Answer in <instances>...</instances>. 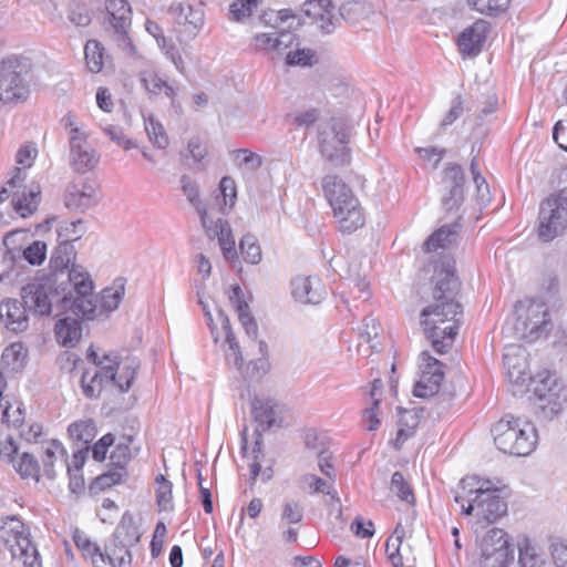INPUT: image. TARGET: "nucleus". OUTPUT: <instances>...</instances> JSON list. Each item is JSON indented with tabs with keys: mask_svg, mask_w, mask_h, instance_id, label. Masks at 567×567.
I'll return each instance as SVG.
<instances>
[{
	"mask_svg": "<svg viewBox=\"0 0 567 567\" xmlns=\"http://www.w3.org/2000/svg\"><path fill=\"white\" fill-rule=\"evenodd\" d=\"M432 282V301L421 311V324L434 351L444 354L454 342L462 317V306L456 299L461 282L454 260L444 257L436 262Z\"/></svg>",
	"mask_w": 567,
	"mask_h": 567,
	"instance_id": "obj_1",
	"label": "nucleus"
},
{
	"mask_svg": "<svg viewBox=\"0 0 567 567\" xmlns=\"http://www.w3.org/2000/svg\"><path fill=\"white\" fill-rule=\"evenodd\" d=\"M68 279L72 290L62 297L61 308L87 320L94 319L99 307L107 312L117 309L125 293L124 282L117 280L114 287L103 289L97 300L93 295V281L89 272L79 265H72Z\"/></svg>",
	"mask_w": 567,
	"mask_h": 567,
	"instance_id": "obj_2",
	"label": "nucleus"
},
{
	"mask_svg": "<svg viewBox=\"0 0 567 567\" xmlns=\"http://www.w3.org/2000/svg\"><path fill=\"white\" fill-rule=\"evenodd\" d=\"M504 364L507 367V375L511 382L524 385L528 381V385H533L536 409L545 419H551L563 410L567 402V393L557 378L550 375L547 371L532 377L519 365L513 363L509 354L504 355Z\"/></svg>",
	"mask_w": 567,
	"mask_h": 567,
	"instance_id": "obj_3",
	"label": "nucleus"
},
{
	"mask_svg": "<svg viewBox=\"0 0 567 567\" xmlns=\"http://www.w3.org/2000/svg\"><path fill=\"white\" fill-rule=\"evenodd\" d=\"M322 189L328 199L339 229L343 234H352L363 227L365 217L359 199L337 175L322 178Z\"/></svg>",
	"mask_w": 567,
	"mask_h": 567,
	"instance_id": "obj_4",
	"label": "nucleus"
},
{
	"mask_svg": "<svg viewBox=\"0 0 567 567\" xmlns=\"http://www.w3.org/2000/svg\"><path fill=\"white\" fill-rule=\"evenodd\" d=\"M495 446L503 453L514 456H527L537 445V430L533 423L506 414L492 430Z\"/></svg>",
	"mask_w": 567,
	"mask_h": 567,
	"instance_id": "obj_5",
	"label": "nucleus"
},
{
	"mask_svg": "<svg viewBox=\"0 0 567 567\" xmlns=\"http://www.w3.org/2000/svg\"><path fill=\"white\" fill-rule=\"evenodd\" d=\"M33 64L30 58L11 55L0 63V103H19L28 99Z\"/></svg>",
	"mask_w": 567,
	"mask_h": 567,
	"instance_id": "obj_6",
	"label": "nucleus"
},
{
	"mask_svg": "<svg viewBox=\"0 0 567 567\" xmlns=\"http://www.w3.org/2000/svg\"><path fill=\"white\" fill-rule=\"evenodd\" d=\"M350 136V125L342 118H332L329 125L319 133L321 155L333 166L349 164L350 148L348 143Z\"/></svg>",
	"mask_w": 567,
	"mask_h": 567,
	"instance_id": "obj_7",
	"label": "nucleus"
},
{
	"mask_svg": "<svg viewBox=\"0 0 567 567\" xmlns=\"http://www.w3.org/2000/svg\"><path fill=\"white\" fill-rule=\"evenodd\" d=\"M515 311L517 313V324L523 327L522 337L528 341H534L551 330L548 308L543 300H519L515 305Z\"/></svg>",
	"mask_w": 567,
	"mask_h": 567,
	"instance_id": "obj_8",
	"label": "nucleus"
},
{
	"mask_svg": "<svg viewBox=\"0 0 567 567\" xmlns=\"http://www.w3.org/2000/svg\"><path fill=\"white\" fill-rule=\"evenodd\" d=\"M442 208L446 214H453L461 220V207L465 199V173L461 165L449 164L442 172Z\"/></svg>",
	"mask_w": 567,
	"mask_h": 567,
	"instance_id": "obj_9",
	"label": "nucleus"
},
{
	"mask_svg": "<svg viewBox=\"0 0 567 567\" xmlns=\"http://www.w3.org/2000/svg\"><path fill=\"white\" fill-rule=\"evenodd\" d=\"M538 221V237L543 241L553 240L567 228V206L550 195L540 203Z\"/></svg>",
	"mask_w": 567,
	"mask_h": 567,
	"instance_id": "obj_10",
	"label": "nucleus"
},
{
	"mask_svg": "<svg viewBox=\"0 0 567 567\" xmlns=\"http://www.w3.org/2000/svg\"><path fill=\"white\" fill-rule=\"evenodd\" d=\"M56 296L58 290L50 279L33 280L20 290V297L28 310L40 317L51 315L53 298Z\"/></svg>",
	"mask_w": 567,
	"mask_h": 567,
	"instance_id": "obj_11",
	"label": "nucleus"
},
{
	"mask_svg": "<svg viewBox=\"0 0 567 567\" xmlns=\"http://www.w3.org/2000/svg\"><path fill=\"white\" fill-rule=\"evenodd\" d=\"M481 557L489 567H506L514 559L507 534L501 528L489 529L481 542Z\"/></svg>",
	"mask_w": 567,
	"mask_h": 567,
	"instance_id": "obj_12",
	"label": "nucleus"
},
{
	"mask_svg": "<svg viewBox=\"0 0 567 567\" xmlns=\"http://www.w3.org/2000/svg\"><path fill=\"white\" fill-rule=\"evenodd\" d=\"M100 202L97 186L90 178H78L68 184L64 192L65 207L75 213H85Z\"/></svg>",
	"mask_w": 567,
	"mask_h": 567,
	"instance_id": "obj_13",
	"label": "nucleus"
},
{
	"mask_svg": "<svg viewBox=\"0 0 567 567\" xmlns=\"http://www.w3.org/2000/svg\"><path fill=\"white\" fill-rule=\"evenodd\" d=\"M474 502L477 508V516L487 523H494L506 514L507 503L499 495L501 491L491 486L489 481L483 482L475 491Z\"/></svg>",
	"mask_w": 567,
	"mask_h": 567,
	"instance_id": "obj_14",
	"label": "nucleus"
},
{
	"mask_svg": "<svg viewBox=\"0 0 567 567\" xmlns=\"http://www.w3.org/2000/svg\"><path fill=\"white\" fill-rule=\"evenodd\" d=\"M421 358V378L414 385L413 394L417 398H430L437 394L444 379L443 364L424 350Z\"/></svg>",
	"mask_w": 567,
	"mask_h": 567,
	"instance_id": "obj_15",
	"label": "nucleus"
},
{
	"mask_svg": "<svg viewBox=\"0 0 567 567\" xmlns=\"http://www.w3.org/2000/svg\"><path fill=\"white\" fill-rule=\"evenodd\" d=\"M104 362L102 365H97L100 369L91 377L87 381V372H84L81 378V386L83 394L89 399H95L101 394V391L106 383H113L116 385L117 370L120 362L117 357L112 358L111 354H104Z\"/></svg>",
	"mask_w": 567,
	"mask_h": 567,
	"instance_id": "obj_16",
	"label": "nucleus"
},
{
	"mask_svg": "<svg viewBox=\"0 0 567 567\" xmlns=\"http://www.w3.org/2000/svg\"><path fill=\"white\" fill-rule=\"evenodd\" d=\"M109 28L120 45H128L127 28L131 25V7L126 0H107L105 4Z\"/></svg>",
	"mask_w": 567,
	"mask_h": 567,
	"instance_id": "obj_17",
	"label": "nucleus"
},
{
	"mask_svg": "<svg viewBox=\"0 0 567 567\" xmlns=\"http://www.w3.org/2000/svg\"><path fill=\"white\" fill-rule=\"evenodd\" d=\"M28 308L22 299L8 298L0 301V320L4 327L14 332H24L29 328Z\"/></svg>",
	"mask_w": 567,
	"mask_h": 567,
	"instance_id": "obj_18",
	"label": "nucleus"
},
{
	"mask_svg": "<svg viewBox=\"0 0 567 567\" xmlns=\"http://www.w3.org/2000/svg\"><path fill=\"white\" fill-rule=\"evenodd\" d=\"M332 10L331 0H308L303 4L305 14L326 34L332 33L339 25L340 19L334 17Z\"/></svg>",
	"mask_w": 567,
	"mask_h": 567,
	"instance_id": "obj_19",
	"label": "nucleus"
},
{
	"mask_svg": "<svg viewBox=\"0 0 567 567\" xmlns=\"http://www.w3.org/2000/svg\"><path fill=\"white\" fill-rule=\"evenodd\" d=\"M291 295L301 303H320L324 296L326 289L317 277L298 276L291 281Z\"/></svg>",
	"mask_w": 567,
	"mask_h": 567,
	"instance_id": "obj_20",
	"label": "nucleus"
},
{
	"mask_svg": "<svg viewBox=\"0 0 567 567\" xmlns=\"http://www.w3.org/2000/svg\"><path fill=\"white\" fill-rule=\"evenodd\" d=\"M488 32V23L484 20H477L471 27L466 28L458 37L457 45L464 55L475 56L483 48Z\"/></svg>",
	"mask_w": 567,
	"mask_h": 567,
	"instance_id": "obj_21",
	"label": "nucleus"
},
{
	"mask_svg": "<svg viewBox=\"0 0 567 567\" xmlns=\"http://www.w3.org/2000/svg\"><path fill=\"white\" fill-rule=\"evenodd\" d=\"M12 522H16V526L12 530L16 532L14 540L16 544L11 546L12 557L22 558L23 564L27 567H41V561L39 559V553L32 542L28 536L23 534L19 528H23V524L17 519L16 517H11Z\"/></svg>",
	"mask_w": 567,
	"mask_h": 567,
	"instance_id": "obj_22",
	"label": "nucleus"
},
{
	"mask_svg": "<svg viewBox=\"0 0 567 567\" xmlns=\"http://www.w3.org/2000/svg\"><path fill=\"white\" fill-rule=\"evenodd\" d=\"M23 233V230L10 231L6 234L0 244V281L11 274L21 257V248L16 246V237Z\"/></svg>",
	"mask_w": 567,
	"mask_h": 567,
	"instance_id": "obj_23",
	"label": "nucleus"
},
{
	"mask_svg": "<svg viewBox=\"0 0 567 567\" xmlns=\"http://www.w3.org/2000/svg\"><path fill=\"white\" fill-rule=\"evenodd\" d=\"M169 13L173 14L179 24L188 27L189 32L196 33L204 24V10L202 3L193 6L184 2H173L169 6Z\"/></svg>",
	"mask_w": 567,
	"mask_h": 567,
	"instance_id": "obj_24",
	"label": "nucleus"
},
{
	"mask_svg": "<svg viewBox=\"0 0 567 567\" xmlns=\"http://www.w3.org/2000/svg\"><path fill=\"white\" fill-rule=\"evenodd\" d=\"M460 220L454 218L450 225H443L434 231L423 244L425 251H436L440 248H449L456 243L458 237L457 229L460 228Z\"/></svg>",
	"mask_w": 567,
	"mask_h": 567,
	"instance_id": "obj_25",
	"label": "nucleus"
},
{
	"mask_svg": "<svg viewBox=\"0 0 567 567\" xmlns=\"http://www.w3.org/2000/svg\"><path fill=\"white\" fill-rule=\"evenodd\" d=\"M217 237L224 258L234 264L238 259L235 238L227 220L218 218L215 221L213 238Z\"/></svg>",
	"mask_w": 567,
	"mask_h": 567,
	"instance_id": "obj_26",
	"label": "nucleus"
},
{
	"mask_svg": "<svg viewBox=\"0 0 567 567\" xmlns=\"http://www.w3.org/2000/svg\"><path fill=\"white\" fill-rule=\"evenodd\" d=\"M58 341L68 348H73L82 337V324L78 318L65 317L55 323Z\"/></svg>",
	"mask_w": 567,
	"mask_h": 567,
	"instance_id": "obj_27",
	"label": "nucleus"
},
{
	"mask_svg": "<svg viewBox=\"0 0 567 567\" xmlns=\"http://www.w3.org/2000/svg\"><path fill=\"white\" fill-rule=\"evenodd\" d=\"M130 548L131 546L111 538L102 551L106 567H130L132 564Z\"/></svg>",
	"mask_w": 567,
	"mask_h": 567,
	"instance_id": "obj_28",
	"label": "nucleus"
},
{
	"mask_svg": "<svg viewBox=\"0 0 567 567\" xmlns=\"http://www.w3.org/2000/svg\"><path fill=\"white\" fill-rule=\"evenodd\" d=\"M41 200V189L39 185H33L29 190L16 194L13 198V207L16 212L23 218L32 215Z\"/></svg>",
	"mask_w": 567,
	"mask_h": 567,
	"instance_id": "obj_29",
	"label": "nucleus"
},
{
	"mask_svg": "<svg viewBox=\"0 0 567 567\" xmlns=\"http://www.w3.org/2000/svg\"><path fill=\"white\" fill-rule=\"evenodd\" d=\"M112 538L131 547L135 546L140 542L141 534L131 513L125 512L123 514Z\"/></svg>",
	"mask_w": 567,
	"mask_h": 567,
	"instance_id": "obj_30",
	"label": "nucleus"
},
{
	"mask_svg": "<svg viewBox=\"0 0 567 567\" xmlns=\"http://www.w3.org/2000/svg\"><path fill=\"white\" fill-rule=\"evenodd\" d=\"M73 542L75 546L82 551L84 557H90L94 567H106V561L102 555L100 546L92 543L90 538L80 529L73 533Z\"/></svg>",
	"mask_w": 567,
	"mask_h": 567,
	"instance_id": "obj_31",
	"label": "nucleus"
},
{
	"mask_svg": "<svg viewBox=\"0 0 567 567\" xmlns=\"http://www.w3.org/2000/svg\"><path fill=\"white\" fill-rule=\"evenodd\" d=\"M251 413L254 420L258 423L257 429L261 432L269 430L276 423L275 406L269 401L255 399L251 403Z\"/></svg>",
	"mask_w": 567,
	"mask_h": 567,
	"instance_id": "obj_32",
	"label": "nucleus"
},
{
	"mask_svg": "<svg viewBox=\"0 0 567 567\" xmlns=\"http://www.w3.org/2000/svg\"><path fill=\"white\" fill-rule=\"evenodd\" d=\"M404 538V529L402 525L399 523L394 529L393 536H391L386 540L385 551L388 554V558L391 561L393 567H411L410 565L405 566L403 563V556L401 554V545Z\"/></svg>",
	"mask_w": 567,
	"mask_h": 567,
	"instance_id": "obj_33",
	"label": "nucleus"
},
{
	"mask_svg": "<svg viewBox=\"0 0 567 567\" xmlns=\"http://www.w3.org/2000/svg\"><path fill=\"white\" fill-rule=\"evenodd\" d=\"M68 432L70 436L83 446H90L96 435V427L93 420H82L73 422L69 425Z\"/></svg>",
	"mask_w": 567,
	"mask_h": 567,
	"instance_id": "obj_34",
	"label": "nucleus"
},
{
	"mask_svg": "<svg viewBox=\"0 0 567 567\" xmlns=\"http://www.w3.org/2000/svg\"><path fill=\"white\" fill-rule=\"evenodd\" d=\"M75 257L74 247L69 240L61 243L52 252L50 267L53 271L62 272Z\"/></svg>",
	"mask_w": 567,
	"mask_h": 567,
	"instance_id": "obj_35",
	"label": "nucleus"
},
{
	"mask_svg": "<svg viewBox=\"0 0 567 567\" xmlns=\"http://www.w3.org/2000/svg\"><path fill=\"white\" fill-rule=\"evenodd\" d=\"M99 162V155L93 148H85L74 154H70V164L72 168L80 174L93 169Z\"/></svg>",
	"mask_w": 567,
	"mask_h": 567,
	"instance_id": "obj_36",
	"label": "nucleus"
},
{
	"mask_svg": "<svg viewBox=\"0 0 567 567\" xmlns=\"http://www.w3.org/2000/svg\"><path fill=\"white\" fill-rule=\"evenodd\" d=\"M370 12V8L365 2L349 1L343 3L339 9L340 18L347 23L354 24L365 18Z\"/></svg>",
	"mask_w": 567,
	"mask_h": 567,
	"instance_id": "obj_37",
	"label": "nucleus"
},
{
	"mask_svg": "<svg viewBox=\"0 0 567 567\" xmlns=\"http://www.w3.org/2000/svg\"><path fill=\"white\" fill-rule=\"evenodd\" d=\"M239 249L246 262L258 265L261 261V248L254 235H244L239 240Z\"/></svg>",
	"mask_w": 567,
	"mask_h": 567,
	"instance_id": "obj_38",
	"label": "nucleus"
},
{
	"mask_svg": "<svg viewBox=\"0 0 567 567\" xmlns=\"http://www.w3.org/2000/svg\"><path fill=\"white\" fill-rule=\"evenodd\" d=\"M14 468L23 480L32 478L35 482L40 481V464L31 453H22Z\"/></svg>",
	"mask_w": 567,
	"mask_h": 567,
	"instance_id": "obj_39",
	"label": "nucleus"
},
{
	"mask_svg": "<svg viewBox=\"0 0 567 567\" xmlns=\"http://www.w3.org/2000/svg\"><path fill=\"white\" fill-rule=\"evenodd\" d=\"M84 53L87 69L93 73L100 72L103 68L104 55L102 44L96 40H89L85 44Z\"/></svg>",
	"mask_w": 567,
	"mask_h": 567,
	"instance_id": "obj_40",
	"label": "nucleus"
},
{
	"mask_svg": "<svg viewBox=\"0 0 567 567\" xmlns=\"http://www.w3.org/2000/svg\"><path fill=\"white\" fill-rule=\"evenodd\" d=\"M145 131L150 142L159 150H165L168 146V137L163 125L154 117L145 121Z\"/></svg>",
	"mask_w": 567,
	"mask_h": 567,
	"instance_id": "obj_41",
	"label": "nucleus"
},
{
	"mask_svg": "<svg viewBox=\"0 0 567 567\" xmlns=\"http://www.w3.org/2000/svg\"><path fill=\"white\" fill-rule=\"evenodd\" d=\"M156 503L161 511H171L172 506V483L163 474L156 476Z\"/></svg>",
	"mask_w": 567,
	"mask_h": 567,
	"instance_id": "obj_42",
	"label": "nucleus"
},
{
	"mask_svg": "<svg viewBox=\"0 0 567 567\" xmlns=\"http://www.w3.org/2000/svg\"><path fill=\"white\" fill-rule=\"evenodd\" d=\"M138 368L140 361L136 358L127 359L126 364L122 368V372L117 374L116 386L121 392H127L131 389Z\"/></svg>",
	"mask_w": 567,
	"mask_h": 567,
	"instance_id": "obj_43",
	"label": "nucleus"
},
{
	"mask_svg": "<svg viewBox=\"0 0 567 567\" xmlns=\"http://www.w3.org/2000/svg\"><path fill=\"white\" fill-rule=\"evenodd\" d=\"M391 491L408 504H414L415 497L411 486L405 482L401 472L396 471L392 474Z\"/></svg>",
	"mask_w": 567,
	"mask_h": 567,
	"instance_id": "obj_44",
	"label": "nucleus"
},
{
	"mask_svg": "<svg viewBox=\"0 0 567 567\" xmlns=\"http://www.w3.org/2000/svg\"><path fill=\"white\" fill-rule=\"evenodd\" d=\"M133 441L132 436H123L115 449L112 451L110 460L112 466H123L128 463L132 457L130 444Z\"/></svg>",
	"mask_w": 567,
	"mask_h": 567,
	"instance_id": "obj_45",
	"label": "nucleus"
},
{
	"mask_svg": "<svg viewBox=\"0 0 567 567\" xmlns=\"http://www.w3.org/2000/svg\"><path fill=\"white\" fill-rule=\"evenodd\" d=\"M467 3L483 14L495 16L507 8L509 0H467Z\"/></svg>",
	"mask_w": 567,
	"mask_h": 567,
	"instance_id": "obj_46",
	"label": "nucleus"
},
{
	"mask_svg": "<svg viewBox=\"0 0 567 567\" xmlns=\"http://www.w3.org/2000/svg\"><path fill=\"white\" fill-rule=\"evenodd\" d=\"M22 257L32 266H40L47 258V244L34 240L22 250Z\"/></svg>",
	"mask_w": 567,
	"mask_h": 567,
	"instance_id": "obj_47",
	"label": "nucleus"
},
{
	"mask_svg": "<svg viewBox=\"0 0 567 567\" xmlns=\"http://www.w3.org/2000/svg\"><path fill=\"white\" fill-rule=\"evenodd\" d=\"M219 194L216 196V203L219 205V197L223 199L224 206L231 208L235 205L237 192L235 181L229 176H224L218 186Z\"/></svg>",
	"mask_w": 567,
	"mask_h": 567,
	"instance_id": "obj_48",
	"label": "nucleus"
},
{
	"mask_svg": "<svg viewBox=\"0 0 567 567\" xmlns=\"http://www.w3.org/2000/svg\"><path fill=\"white\" fill-rule=\"evenodd\" d=\"M257 7V0H235L229 6V19L234 21H243L245 18L250 17Z\"/></svg>",
	"mask_w": 567,
	"mask_h": 567,
	"instance_id": "obj_49",
	"label": "nucleus"
},
{
	"mask_svg": "<svg viewBox=\"0 0 567 567\" xmlns=\"http://www.w3.org/2000/svg\"><path fill=\"white\" fill-rule=\"evenodd\" d=\"M233 155L238 161V166L248 171H257L262 165L261 156L247 148L236 150Z\"/></svg>",
	"mask_w": 567,
	"mask_h": 567,
	"instance_id": "obj_50",
	"label": "nucleus"
},
{
	"mask_svg": "<svg viewBox=\"0 0 567 567\" xmlns=\"http://www.w3.org/2000/svg\"><path fill=\"white\" fill-rule=\"evenodd\" d=\"M56 450H61V452L63 454L65 453L62 444L59 441L53 440L51 442V446L45 449L44 457L42 460L43 472H44V475L49 480H54L56 476V473L54 471V461H55V451Z\"/></svg>",
	"mask_w": 567,
	"mask_h": 567,
	"instance_id": "obj_51",
	"label": "nucleus"
},
{
	"mask_svg": "<svg viewBox=\"0 0 567 567\" xmlns=\"http://www.w3.org/2000/svg\"><path fill=\"white\" fill-rule=\"evenodd\" d=\"M303 509L299 502L293 499L285 501L281 513V520L288 524H298L302 520Z\"/></svg>",
	"mask_w": 567,
	"mask_h": 567,
	"instance_id": "obj_52",
	"label": "nucleus"
},
{
	"mask_svg": "<svg viewBox=\"0 0 567 567\" xmlns=\"http://www.w3.org/2000/svg\"><path fill=\"white\" fill-rule=\"evenodd\" d=\"M1 421L8 427L20 429L24 423V410L21 406L12 410V406L8 405L1 413Z\"/></svg>",
	"mask_w": 567,
	"mask_h": 567,
	"instance_id": "obj_53",
	"label": "nucleus"
},
{
	"mask_svg": "<svg viewBox=\"0 0 567 567\" xmlns=\"http://www.w3.org/2000/svg\"><path fill=\"white\" fill-rule=\"evenodd\" d=\"M518 563L520 567H537L543 563L542 558L536 554L535 548L530 546L527 539L523 547L519 546Z\"/></svg>",
	"mask_w": 567,
	"mask_h": 567,
	"instance_id": "obj_54",
	"label": "nucleus"
},
{
	"mask_svg": "<svg viewBox=\"0 0 567 567\" xmlns=\"http://www.w3.org/2000/svg\"><path fill=\"white\" fill-rule=\"evenodd\" d=\"M27 355L28 350L21 343H12L6 349L2 357L4 360L11 358V363L14 365V369H19L23 367Z\"/></svg>",
	"mask_w": 567,
	"mask_h": 567,
	"instance_id": "obj_55",
	"label": "nucleus"
},
{
	"mask_svg": "<svg viewBox=\"0 0 567 567\" xmlns=\"http://www.w3.org/2000/svg\"><path fill=\"white\" fill-rule=\"evenodd\" d=\"M182 190L187 197L188 202L197 208V205H202L199 200L198 184L193 181L189 176L183 175L181 177Z\"/></svg>",
	"mask_w": 567,
	"mask_h": 567,
	"instance_id": "obj_56",
	"label": "nucleus"
},
{
	"mask_svg": "<svg viewBox=\"0 0 567 567\" xmlns=\"http://www.w3.org/2000/svg\"><path fill=\"white\" fill-rule=\"evenodd\" d=\"M104 133L117 145L122 146L124 150H131L137 147V144L131 140L127 138L122 128L113 125H109L103 128Z\"/></svg>",
	"mask_w": 567,
	"mask_h": 567,
	"instance_id": "obj_57",
	"label": "nucleus"
},
{
	"mask_svg": "<svg viewBox=\"0 0 567 567\" xmlns=\"http://www.w3.org/2000/svg\"><path fill=\"white\" fill-rule=\"evenodd\" d=\"M141 82L146 91L153 94H159L164 86H166V81L161 79L154 72H143L141 76Z\"/></svg>",
	"mask_w": 567,
	"mask_h": 567,
	"instance_id": "obj_58",
	"label": "nucleus"
},
{
	"mask_svg": "<svg viewBox=\"0 0 567 567\" xmlns=\"http://www.w3.org/2000/svg\"><path fill=\"white\" fill-rule=\"evenodd\" d=\"M315 56L310 49H298L295 52L289 51L286 56L288 65H311V60Z\"/></svg>",
	"mask_w": 567,
	"mask_h": 567,
	"instance_id": "obj_59",
	"label": "nucleus"
},
{
	"mask_svg": "<svg viewBox=\"0 0 567 567\" xmlns=\"http://www.w3.org/2000/svg\"><path fill=\"white\" fill-rule=\"evenodd\" d=\"M229 301L236 309L238 317L245 313H250L249 306L244 298V292L238 285L231 286Z\"/></svg>",
	"mask_w": 567,
	"mask_h": 567,
	"instance_id": "obj_60",
	"label": "nucleus"
},
{
	"mask_svg": "<svg viewBox=\"0 0 567 567\" xmlns=\"http://www.w3.org/2000/svg\"><path fill=\"white\" fill-rule=\"evenodd\" d=\"M269 370V361L267 358H258L248 363L246 375L250 379L259 380Z\"/></svg>",
	"mask_w": 567,
	"mask_h": 567,
	"instance_id": "obj_61",
	"label": "nucleus"
},
{
	"mask_svg": "<svg viewBox=\"0 0 567 567\" xmlns=\"http://www.w3.org/2000/svg\"><path fill=\"white\" fill-rule=\"evenodd\" d=\"M38 150L34 144L29 143L20 147L17 152L16 161L23 167H31L35 159Z\"/></svg>",
	"mask_w": 567,
	"mask_h": 567,
	"instance_id": "obj_62",
	"label": "nucleus"
},
{
	"mask_svg": "<svg viewBox=\"0 0 567 567\" xmlns=\"http://www.w3.org/2000/svg\"><path fill=\"white\" fill-rule=\"evenodd\" d=\"M380 331L381 326L379 320L368 316L363 320V330L360 333V338L367 342H371L373 339L378 338Z\"/></svg>",
	"mask_w": 567,
	"mask_h": 567,
	"instance_id": "obj_63",
	"label": "nucleus"
},
{
	"mask_svg": "<svg viewBox=\"0 0 567 567\" xmlns=\"http://www.w3.org/2000/svg\"><path fill=\"white\" fill-rule=\"evenodd\" d=\"M550 549L556 567H567V545L555 542L550 545Z\"/></svg>",
	"mask_w": 567,
	"mask_h": 567,
	"instance_id": "obj_64",
	"label": "nucleus"
}]
</instances>
